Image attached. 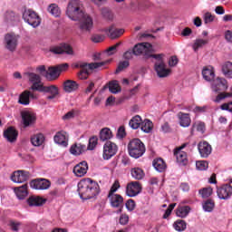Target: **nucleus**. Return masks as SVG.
Instances as JSON below:
<instances>
[{
  "instance_id": "55",
  "label": "nucleus",
  "mask_w": 232,
  "mask_h": 232,
  "mask_svg": "<svg viewBox=\"0 0 232 232\" xmlns=\"http://www.w3.org/2000/svg\"><path fill=\"white\" fill-rule=\"evenodd\" d=\"M128 66H130V62L128 61L120 62L116 69V73H120V72H122V70H125V68H128Z\"/></svg>"
},
{
  "instance_id": "13",
  "label": "nucleus",
  "mask_w": 232,
  "mask_h": 232,
  "mask_svg": "<svg viewBox=\"0 0 232 232\" xmlns=\"http://www.w3.org/2000/svg\"><path fill=\"white\" fill-rule=\"evenodd\" d=\"M39 92H43L44 93H49V95L46 96L47 101H53V99H59L61 95V92H59V87H57V85H44Z\"/></svg>"
},
{
  "instance_id": "14",
  "label": "nucleus",
  "mask_w": 232,
  "mask_h": 232,
  "mask_svg": "<svg viewBox=\"0 0 232 232\" xmlns=\"http://www.w3.org/2000/svg\"><path fill=\"white\" fill-rule=\"evenodd\" d=\"M110 204L111 208H119V213H122V208H124V198L121 194L108 195Z\"/></svg>"
},
{
  "instance_id": "2",
  "label": "nucleus",
  "mask_w": 232,
  "mask_h": 232,
  "mask_svg": "<svg viewBox=\"0 0 232 232\" xmlns=\"http://www.w3.org/2000/svg\"><path fill=\"white\" fill-rule=\"evenodd\" d=\"M78 193L82 200H90V198H95L101 193V188L97 181L87 178L78 183Z\"/></svg>"
},
{
  "instance_id": "4",
  "label": "nucleus",
  "mask_w": 232,
  "mask_h": 232,
  "mask_svg": "<svg viewBox=\"0 0 232 232\" xmlns=\"http://www.w3.org/2000/svg\"><path fill=\"white\" fill-rule=\"evenodd\" d=\"M128 151L132 159H140L146 153V146L139 139H132L128 143Z\"/></svg>"
},
{
  "instance_id": "20",
  "label": "nucleus",
  "mask_w": 232,
  "mask_h": 232,
  "mask_svg": "<svg viewBox=\"0 0 232 232\" xmlns=\"http://www.w3.org/2000/svg\"><path fill=\"white\" fill-rule=\"evenodd\" d=\"M212 90L216 92V93L226 92V90H227V81L224 78H217L212 83Z\"/></svg>"
},
{
  "instance_id": "24",
  "label": "nucleus",
  "mask_w": 232,
  "mask_h": 232,
  "mask_svg": "<svg viewBox=\"0 0 232 232\" xmlns=\"http://www.w3.org/2000/svg\"><path fill=\"white\" fill-rule=\"evenodd\" d=\"M87 150L86 145L82 143H74L70 148L71 155H74V157H79V155H82L84 151Z\"/></svg>"
},
{
  "instance_id": "59",
  "label": "nucleus",
  "mask_w": 232,
  "mask_h": 232,
  "mask_svg": "<svg viewBox=\"0 0 232 232\" xmlns=\"http://www.w3.org/2000/svg\"><path fill=\"white\" fill-rule=\"evenodd\" d=\"M92 43H102L104 41V35L102 34H92L91 37Z\"/></svg>"
},
{
  "instance_id": "62",
  "label": "nucleus",
  "mask_w": 232,
  "mask_h": 232,
  "mask_svg": "<svg viewBox=\"0 0 232 232\" xmlns=\"http://www.w3.org/2000/svg\"><path fill=\"white\" fill-rule=\"evenodd\" d=\"M117 137L119 139H124L126 137V129H124V126H121L118 129Z\"/></svg>"
},
{
  "instance_id": "61",
  "label": "nucleus",
  "mask_w": 232,
  "mask_h": 232,
  "mask_svg": "<svg viewBox=\"0 0 232 232\" xmlns=\"http://www.w3.org/2000/svg\"><path fill=\"white\" fill-rule=\"evenodd\" d=\"M133 55H135L133 53V49H130L123 53V59L130 61V59H133Z\"/></svg>"
},
{
  "instance_id": "42",
  "label": "nucleus",
  "mask_w": 232,
  "mask_h": 232,
  "mask_svg": "<svg viewBox=\"0 0 232 232\" xmlns=\"http://www.w3.org/2000/svg\"><path fill=\"white\" fill-rule=\"evenodd\" d=\"M222 72L227 79H232V63L231 62H226L222 65Z\"/></svg>"
},
{
  "instance_id": "8",
  "label": "nucleus",
  "mask_w": 232,
  "mask_h": 232,
  "mask_svg": "<svg viewBox=\"0 0 232 232\" xmlns=\"http://www.w3.org/2000/svg\"><path fill=\"white\" fill-rule=\"evenodd\" d=\"M23 19L25 21V23H28V24L33 26V28H37V26L41 24V18H39L37 13L30 9H27L24 12Z\"/></svg>"
},
{
  "instance_id": "17",
  "label": "nucleus",
  "mask_w": 232,
  "mask_h": 232,
  "mask_svg": "<svg viewBox=\"0 0 232 232\" xmlns=\"http://www.w3.org/2000/svg\"><path fill=\"white\" fill-rule=\"evenodd\" d=\"M30 186L33 189L44 190L49 189L50 186H52V182L46 179H36L30 182Z\"/></svg>"
},
{
  "instance_id": "30",
  "label": "nucleus",
  "mask_w": 232,
  "mask_h": 232,
  "mask_svg": "<svg viewBox=\"0 0 232 232\" xmlns=\"http://www.w3.org/2000/svg\"><path fill=\"white\" fill-rule=\"evenodd\" d=\"M18 132L14 127H9L4 131V137L8 140V142H14L17 140Z\"/></svg>"
},
{
  "instance_id": "57",
  "label": "nucleus",
  "mask_w": 232,
  "mask_h": 232,
  "mask_svg": "<svg viewBox=\"0 0 232 232\" xmlns=\"http://www.w3.org/2000/svg\"><path fill=\"white\" fill-rule=\"evenodd\" d=\"M119 188H121V183L119 182V180H115L114 183L112 184L108 195H115V191H117V189H119Z\"/></svg>"
},
{
  "instance_id": "38",
  "label": "nucleus",
  "mask_w": 232,
  "mask_h": 232,
  "mask_svg": "<svg viewBox=\"0 0 232 232\" xmlns=\"http://www.w3.org/2000/svg\"><path fill=\"white\" fill-rule=\"evenodd\" d=\"M18 102L24 106H28V104H30V91H24L19 95Z\"/></svg>"
},
{
  "instance_id": "54",
  "label": "nucleus",
  "mask_w": 232,
  "mask_h": 232,
  "mask_svg": "<svg viewBox=\"0 0 232 232\" xmlns=\"http://www.w3.org/2000/svg\"><path fill=\"white\" fill-rule=\"evenodd\" d=\"M229 97H232V88H231V92H220L217 96L215 102H220L223 99H227Z\"/></svg>"
},
{
  "instance_id": "60",
  "label": "nucleus",
  "mask_w": 232,
  "mask_h": 232,
  "mask_svg": "<svg viewBox=\"0 0 232 232\" xmlns=\"http://www.w3.org/2000/svg\"><path fill=\"white\" fill-rule=\"evenodd\" d=\"M125 206L128 209V211H133L135 209V200L129 199L126 201Z\"/></svg>"
},
{
  "instance_id": "49",
  "label": "nucleus",
  "mask_w": 232,
  "mask_h": 232,
  "mask_svg": "<svg viewBox=\"0 0 232 232\" xmlns=\"http://www.w3.org/2000/svg\"><path fill=\"white\" fill-rule=\"evenodd\" d=\"M214 208H215V201L213 199H208L203 204V209L205 211H208V213H211V211H213Z\"/></svg>"
},
{
  "instance_id": "53",
  "label": "nucleus",
  "mask_w": 232,
  "mask_h": 232,
  "mask_svg": "<svg viewBox=\"0 0 232 232\" xmlns=\"http://www.w3.org/2000/svg\"><path fill=\"white\" fill-rule=\"evenodd\" d=\"M102 14L104 19H107V21H113V13L110 11V9L108 8L102 9Z\"/></svg>"
},
{
  "instance_id": "41",
  "label": "nucleus",
  "mask_w": 232,
  "mask_h": 232,
  "mask_svg": "<svg viewBox=\"0 0 232 232\" xmlns=\"http://www.w3.org/2000/svg\"><path fill=\"white\" fill-rule=\"evenodd\" d=\"M113 137V133L111 132V130L108 128H103L100 131V140H110Z\"/></svg>"
},
{
  "instance_id": "6",
  "label": "nucleus",
  "mask_w": 232,
  "mask_h": 232,
  "mask_svg": "<svg viewBox=\"0 0 232 232\" xmlns=\"http://www.w3.org/2000/svg\"><path fill=\"white\" fill-rule=\"evenodd\" d=\"M133 54L136 56L143 55L144 59H151L153 58V53L151 52V44L149 43H141L137 44L132 48Z\"/></svg>"
},
{
  "instance_id": "39",
  "label": "nucleus",
  "mask_w": 232,
  "mask_h": 232,
  "mask_svg": "<svg viewBox=\"0 0 232 232\" xmlns=\"http://www.w3.org/2000/svg\"><path fill=\"white\" fill-rule=\"evenodd\" d=\"M202 75L205 81H213V79H215V71H213L211 67H205L202 71Z\"/></svg>"
},
{
  "instance_id": "25",
  "label": "nucleus",
  "mask_w": 232,
  "mask_h": 232,
  "mask_svg": "<svg viewBox=\"0 0 232 232\" xmlns=\"http://www.w3.org/2000/svg\"><path fill=\"white\" fill-rule=\"evenodd\" d=\"M4 21L9 24H14V23H19V14L12 10H8L4 14Z\"/></svg>"
},
{
  "instance_id": "19",
  "label": "nucleus",
  "mask_w": 232,
  "mask_h": 232,
  "mask_svg": "<svg viewBox=\"0 0 232 232\" xmlns=\"http://www.w3.org/2000/svg\"><path fill=\"white\" fill-rule=\"evenodd\" d=\"M198 150L202 159H208L211 155V151H213L211 145L208 141H200L198 144Z\"/></svg>"
},
{
  "instance_id": "47",
  "label": "nucleus",
  "mask_w": 232,
  "mask_h": 232,
  "mask_svg": "<svg viewBox=\"0 0 232 232\" xmlns=\"http://www.w3.org/2000/svg\"><path fill=\"white\" fill-rule=\"evenodd\" d=\"M97 144H99V138H97V136L91 137L89 139L87 150H89L90 151H93V150L97 148Z\"/></svg>"
},
{
  "instance_id": "48",
  "label": "nucleus",
  "mask_w": 232,
  "mask_h": 232,
  "mask_svg": "<svg viewBox=\"0 0 232 232\" xmlns=\"http://www.w3.org/2000/svg\"><path fill=\"white\" fill-rule=\"evenodd\" d=\"M186 227H187V224L186 221L182 220V219H178L175 223H174V228L176 229V231H186Z\"/></svg>"
},
{
  "instance_id": "44",
  "label": "nucleus",
  "mask_w": 232,
  "mask_h": 232,
  "mask_svg": "<svg viewBox=\"0 0 232 232\" xmlns=\"http://www.w3.org/2000/svg\"><path fill=\"white\" fill-rule=\"evenodd\" d=\"M141 131H144V133H150L151 130H153V122L150 120H145L144 121H141Z\"/></svg>"
},
{
  "instance_id": "5",
  "label": "nucleus",
  "mask_w": 232,
  "mask_h": 232,
  "mask_svg": "<svg viewBox=\"0 0 232 232\" xmlns=\"http://www.w3.org/2000/svg\"><path fill=\"white\" fill-rule=\"evenodd\" d=\"M152 59H155L154 70L160 79L169 77L171 73V69L166 68V63H164V53L154 54Z\"/></svg>"
},
{
  "instance_id": "46",
  "label": "nucleus",
  "mask_w": 232,
  "mask_h": 232,
  "mask_svg": "<svg viewBox=\"0 0 232 232\" xmlns=\"http://www.w3.org/2000/svg\"><path fill=\"white\" fill-rule=\"evenodd\" d=\"M47 10L49 14H51L54 17H59V15H61V9L59 8V5L55 4L50 5Z\"/></svg>"
},
{
  "instance_id": "34",
  "label": "nucleus",
  "mask_w": 232,
  "mask_h": 232,
  "mask_svg": "<svg viewBox=\"0 0 232 232\" xmlns=\"http://www.w3.org/2000/svg\"><path fill=\"white\" fill-rule=\"evenodd\" d=\"M111 93H119L121 92V85H119V82L117 81H111L109 82L108 85L103 86V90H108Z\"/></svg>"
},
{
  "instance_id": "18",
  "label": "nucleus",
  "mask_w": 232,
  "mask_h": 232,
  "mask_svg": "<svg viewBox=\"0 0 232 232\" xmlns=\"http://www.w3.org/2000/svg\"><path fill=\"white\" fill-rule=\"evenodd\" d=\"M28 179H30V172L25 170L14 171L11 176V180L18 184H23V182H26Z\"/></svg>"
},
{
  "instance_id": "27",
  "label": "nucleus",
  "mask_w": 232,
  "mask_h": 232,
  "mask_svg": "<svg viewBox=\"0 0 232 232\" xmlns=\"http://www.w3.org/2000/svg\"><path fill=\"white\" fill-rule=\"evenodd\" d=\"M106 34H108L111 39H118L124 34V29H117L115 26L111 25L109 29H104Z\"/></svg>"
},
{
  "instance_id": "28",
  "label": "nucleus",
  "mask_w": 232,
  "mask_h": 232,
  "mask_svg": "<svg viewBox=\"0 0 232 232\" xmlns=\"http://www.w3.org/2000/svg\"><path fill=\"white\" fill-rule=\"evenodd\" d=\"M178 119H179V126L182 128H189L191 125V118L188 113L179 112Z\"/></svg>"
},
{
  "instance_id": "52",
  "label": "nucleus",
  "mask_w": 232,
  "mask_h": 232,
  "mask_svg": "<svg viewBox=\"0 0 232 232\" xmlns=\"http://www.w3.org/2000/svg\"><path fill=\"white\" fill-rule=\"evenodd\" d=\"M208 166H209V163H208V161H205V160L196 162V168L197 169H199V171H206Z\"/></svg>"
},
{
  "instance_id": "36",
  "label": "nucleus",
  "mask_w": 232,
  "mask_h": 232,
  "mask_svg": "<svg viewBox=\"0 0 232 232\" xmlns=\"http://www.w3.org/2000/svg\"><path fill=\"white\" fill-rule=\"evenodd\" d=\"M141 124H142V118H140V115H136L132 117L131 120L129 121V126H130L132 130H139Z\"/></svg>"
},
{
  "instance_id": "7",
  "label": "nucleus",
  "mask_w": 232,
  "mask_h": 232,
  "mask_svg": "<svg viewBox=\"0 0 232 232\" xmlns=\"http://www.w3.org/2000/svg\"><path fill=\"white\" fill-rule=\"evenodd\" d=\"M4 44L5 50L8 52H15L17 50V45L19 44V35L14 33H7L4 38Z\"/></svg>"
},
{
  "instance_id": "50",
  "label": "nucleus",
  "mask_w": 232,
  "mask_h": 232,
  "mask_svg": "<svg viewBox=\"0 0 232 232\" xmlns=\"http://www.w3.org/2000/svg\"><path fill=\"white\" fill-rule=\"evenodd\" d=\"M8 226H9L10 229L13 230L14 232H18L19 227H21V226H23V223H21L19 221H15L14 219H11V220H9Z\"/></svg>"
},
{
  "instance_id": "56",
  "label": "nucleus",
  "mask_w": 232,
  "mask_h": 232,
  "mask_svg": "<svg viewBox=\"0 0 232 232\" xmlns=\"http://www.w3.org/2000/svg\"><path fill=\"white\" fill-rule=\"evenodd\" d=\"M215 21V15L211 14V13L208 12L204 14V23L208 24L209 23H213Z\"/></svg>"
},
{
  "instance_id": "21",
  "label": "nucleus",
  "mask_w": 232,
  "mask_h": 232,
  "mask_svg": "<svg viewBox=\"0 0 232 232\" xmlns=\"http://www.w3.org/2000/svg\"><path fill=\"white\" fill-rule=\"evenodd\" d=\"M26 202L30 208H41V206L46 204V198H42L41 196H30Z\"/></svg>"
},
{
  "instance_id": "31",
  "label": "nucleus",
  "mask_w": 232,
  "mask_h": 232,
  "mask_svg": "<svg viewBox=\"0 0 232 232\" xmlns=\"http://www.w3.org/2000/svg\"><path fill=\"white\" fill-rule=\"evenodd\" d=\"M153 168L156 169V171H159V173H164L166 171V169L168 168V165H166V161L162 158L155 159L152 162Z\"/></svg>"
},
{
  "instance_id": "58",
  "label": "nucleus",
  "mask_w": 232,
  "mask_h": 232,
  "mask_svg": "<svg viewBox=\"0 0 232 232\" xmlns=\"http://www.w3.org/2000/svg\"><path fill=\"white\" fill-rule=\"evenodd\" d=\"M120 46H121V43H117L116 44L109 47L106 50L108 55H113V53H115L117 52V48H119Z\"/></svg>"
},
{
  "instance_id": "15",
  "label": "nucleus",
  "mask_w": 232,
  "mask_h": 232,
  "mask_svg": "<svg viewBox=\"0 0 232 232\" xmlns=\"http://www.w3.org/2000/svg\"><path fill=\"white\" fill-rule=\"evenodd\" d=\"M142 191V185L139 181H132L127 184L126 195L128 197H137Z\"/></svg>"
},
{
  "instance_id": "9",
  "label": "nucleus",
  "mask_w": 232,
  "mask_h": 232,
  "mask_svg": "<svg viewBox=\"0 0 232 232\" xmlns=\"http://www.w3.org/2000/svg\"><path fill=\"white\" fill-rule=\"evenodd\" d=\"M24 77H26L29 81V82H31L32 86H31V90H33V92H40L41 89L43 88V83L41 82V75L35 73V72H24Z\"/></svg>"
},
{
  "instance_id": "40",
  "label": "nucleus",
  "mask_w": 232,
  "mask_h": 232,
  "mask_svg": "<svg viewBox=\"0 0 232 232\" xmlns=\"http://www.w3.org/2000/svg\"><path fill=\"white\" fill-rule=\"evenodd\" d=\"M130 175L132 179H135L136 180H142L144 179V170L140 168H133L130 170Z\"/></svg>"
},
{
  "instance_id": "10",
  "label": "nucleus",
  "mask_w": 232,
  "mask_h": 232,
  "mask_svg": "<svg viewBox=\"0 0 232 232\" xmlns=\"http://www.w3.org/2000/svg\"><path fill=\"white\" fill-rule=\"evenodd\" d=\"M117 151H119V147H117V144L111 141H106L103 145V160H110L111 157H115V155H117Z\"/></svg>"
},
{
  "instance_id": "22",
  "label": "nucleus",
  "mask_w": 232,
  "mask_h": 232,
  "mask_svg": "<svg viewBox=\"0 0 232 232\" xmlns=\"http://www.w3.org/2000/svg\"><path fill=\"white\" fill-rule=\"evenodd\" d=\"M22 121L24 122V126L27 128V126H31V124H34L35 122L37 117L35 116V113L24 111L21 112Z\"/></svg>"
},
{
  "instance_id": "35",
  "label": "nucleus",
  "mask_w": 232,
  "mask_h": 232,
  "mask_svg": "<svg viewBox=\"0 0 232 232\" xmlns=\"http://www.w3.org/2000/svg\"><path fill=\"white\" fill-rule=\"evenodd\" d=\"M33 146H43L44 144V134L37 133L31 137Z\"/></svg>"
},
{
  "instance_id": "26",
  "label": "nucleus",
  "mask_w": 232,
  "mask_h": 232,
  "mask_svg": "<svg viewBox=\"0 0 232 232\" xmlns=\"http://www.w3.org/2000/svg\"><path fill=\"white\" fill-rule=\"evenodd\" d=\"M14 193L19 200H24L28 197V184L14 188Z\"/></svg>"
},
{
  "instance_id": "12",
  "label": "nucleus",
  "mask_w": 232,
  "mask_h": 232,
  "mask_svg": "<svg viewBox=\"0 0 232 232\" xmlns=\"http://www.w3.org/2000/svg\"><path fill=\"white\" fill-rule=\"evenodd\" d=\"M188 143H183L180 147L174 150V155L177 159V162L180 164V166H188V153L182 151L184 148L188 147Z\"/></svg>"
},
{
  "instance_id": "11",
  "label": "nucleus",
  "mask_w": 232,
  "mask_h": 232,
  "mask_svg": "<svg viewBox=\"0 0 232 232\" xmlns=\"http://www.w3.org/2000/svg\"><path fill=\"white\" fill-rule=\"evenodd\" d=\"M49 52L55 55H63V53L73 55V48L68 44H61L60 45L53 46L50 48Z\"/></svg>"
},
{
  "instance_id": "1",
  "label": "nucleus",
  "mask_w": 232,
  "mask_h": 232,
  "mask_svg": "<svg viewBox=\"0 0 232 232\" xmlns=\"http://www.w3.org/2000/svg\"><path fill=\"white\" fill-rule=\"evenodd\" d=\"M66 15L72 21H81L80 30H82V32H92L93 28V18L84 12V6L80 0L69 1Z\"/></svg>"
},
{
  "instance_id": "63",
  "label": "nucleus",
  "mask_w": 232,
  "mask_h": 232,
  "mask_svg": "<svg viewBox=\"0 0 232 232\" xmlns=\"http://www.w3.org/2000/svg\"><path fill=\"white\" fill-rule=\"evenodd\" d=\"M69 66L70 65L68 63H61V64L56 65L58 73H61V72H66V70H68Z\"/></svg>"
},
{
  "instance_id": "51",
  "label": "nucleus",
  "mask_w": 232,
  "mask_h": 232,
  "mask_svg": "<svg viewBox=\"0 0 232 232\" xmlns=\"http://www.w3.org/2000/svg\"><path fill=\"white\" fill-rule=\"evenodd\" d=\"M199 195H201L203 198H208V197H211V195H213V188L210 187H208V188L199 189Z\"/></svg>"
},
{
  "instance_id": "43",
  "label": "nucleus",
  "mask_w": 232,
  "mask_h": 232,
  "mask_svg": "<svg viewBox=\"0 0 232 232\" xmlns=\"http://www.w3.org/2000/svg\"><path fill=\"white\" fill-rule=\"evenodd\" d=\"M81 114V111L77 109H72L69 111L67 113H65L62 119L63 121H72V119H75V117H79Z\"/></svg>"
},
{
  "instance_id": "45",
  "label": "nucleus",
  "mask_w": 232,
  "mask_h": 232,
  "mask_svg": "<svg viewBox=\"0 0 232 232\" xmlns=\"http://www.w3.org/2000/svg\"><path fill=\"white\" fill-rule=\"evenodd\" d=\"M209 43V40H204V39H196L192 48L194 52H198L199 48H203V46H206Z\"/></svg>"
},
{
  "instance_id": "64",
  "label": "nucleus",
  "mask_w": 232,
  "mask_h": 232,
  "mask_svg": "<svg viewBox=\"0 0 232 232\" xmlns=\"http://www.w3.org/2000/svg\"><path fill=\"white\" fill-rule=\"evenodd\" d=\"M225 39L227 43H232V31L227 30L225 33Z\"/></svg>"
},
{
  "instance_id": "37",
  "label": "nucleus",
  "mask_w": 232,
  "mask_h": 232,
  "mask_svg": "<svg viewBox=\"0 0 232 232\" xmlns=\"http://www.w3.org/2000/svg\"><path fill=\"white\" fill-rule=\"evenodd\" d=\"M189 211H191L189 206L179 207L176 210V215L179 217V218H186V217L189 215Z\"/></svg>"
},
{
  "instance_id": "16",
  "label": "nucleus",
  "mask_w": 232,
  "mask_h": 232,
  "mask_svg": "<svg viewBox=\"0 0 232 232\" xmlns=\"http://www.w3.org/2000/svg\"><path fill=\"white\" fill-rule=\"evenodd\" d=\"M217 195L220 200H227L232 195V186L230 184H225L218 188Z\"/></svg>"
},
{
  "instance_id": "23",
  "label": "nucleus",
  "mask_w": 232,
  "mask_h": 232,
  "mask_svg": "<svg viewBox=\"0 0 232 232\" xmlns=\"http://www.w3.org/2000/svg\"><path fill=\"white\" fill-rule=\"evenodd\" d=\"M73 173L76 177H84L88 173V162L81 161L73 168Z\"/></svg>"
},
{
  "instance_id": "3",
  "label": "nucleus",
  "mask_w": 232,
  "mask_h": 232,
  "mask_svg": "<svg viewBox=\"0 0 232 232\" xmlns=\"http://www.w3.org/2000/svg\"><path fill=\"white\" fill-rule=\"evenodd\" d=\"M111 63V60H106L100 63H80L76 64V68H81L80 72L78 73L79 79L86 80L88 79L89 75L92 73V70H97V68H102V66H106Z\"/></svg>"
},
{
  "instance_id": "32",
  "label": "nucleus",
  "mask_w": 232,
  "mask_h": 232,
  "mask_svg": "<svg viewBox=\"0 0 232 232\" xmlns=\"http://www.w3.org/2000/svg\"><path fill=\"white\" fill-rule=\"evenodd\" d=\"M60 72L56 66L49 67L48 71L45 72V77L48 81H55L59 79Z\"/></svg>"
},
{
  "instance_id": "33",
  "label": "nucleus",
  "mask_w": 232,
  "mask_h": 232,
  "mask_svg": "<svg viewBox=\"0 0 232 232\" xmlns=\"http://www.w3.org/2000/svg\"><path fill=\"white\" fill-rule=\"evenodd\" d=\"M53 140H54V142L56 144H60V146H64V147L68 146V141H66V132L64 131H58L54 135Z\"/></svg>"
},
{
  "instance_id": "29",
  "label": "nucleus",
  "mask_w": 232,
  "mask_h": 232,
  "mask_svg": "<svg viewBox=\"0 0 232 232\" xmlns=\"http://www.w3.org/2000/svg\"><path fill=\"white\" fill-rule=\"evenodd\" d=\"M79 90V83L73 80H67L63 82V91L66 93H72V92H76Z\"/></svg>"
}]
</instances>
